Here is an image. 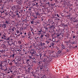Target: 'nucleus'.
Returning <instances> with one entry per match:
<instances>
[{
    "label": "nucleus",
    "instance_id": "603ef678",
    "mask_svg": "<svg viewBox=\"0 0 78 78\" xmlns=\"http://www.w3.org/2000/svg\"><path fill=\"white\" fill-rule=\"evenodd\" d=\"M48 6L50 7V3L48 5Z\"/></svg>",
    "mask_w": 78,
    "mask_h": 78
},
{
    "label": "nucleus",
    "instance_id": "bf43d9fd",
    "mask_svg": "<svg viewBox=\"0 0 78 78\" xmlns=\"http://www.w3.org/2000/svg\"><path fill=\"white\" fill-rule=\"evenodd\" d=\"M23 34L22 32H21L20 34Z\"/></svg>",
    "mask_w": 78,
    "mask_h": 78
},
{
    "label": "nucleus",
    "instance_id": "7c9ffc66",
    "mask_svg": "<svg viewBox=\"0 0 78 78\" xmlns=\"http://www.w3.org/2000/svg\"><path fill=\"white\" fill-rule=\"evenodd\" d=\"M71 44H74L75 41H72V42H71Z\"/></svg>",
    "mask_w": 78,
    "mask_h": 78
},
{
    "label": "nucleus",
    "instance_id": "9d476101",
    "mask_svg": "<svg viewBox=\"0 0 78 78\" xmlns=\"http://www.w3.org/2000/svg\"><path fill=\"white\" fill-rule=\"evenodd\" d=\"M5 35H6V34L4 33V34H2V36H3L2 37H4V38H6V36Z\"/></svg>",
    "mask_w": 78,
    "mask_h": 78
},
{
    "label": "nucleus",
    "instance_id": "c756f323",
    "mask_svg": "<svg viewBox=\"0 0 78 78\" xmlns=\"http://www.w3.org/2000/svg\"><path fill=\"white\" fill-rule=\"evenodd\" d=\"M17 33H20V32H19V31L18 30H17L16 31Z\"/></svg>",
    "mask_w": 78,
    "mask_h": 78
},
{
    "label": "nucleus",
    "instance_id": "b1692460",
    "mask_svg": "<svg viewBox=\"0 0 78 78\" xmlns=\"http://www.w3.org/2000/svg\"><path fill=\"white\" fill-rule=\"evenodd\" d=\"M9 65H10V66H12V62H10L9 63Z\"/></svg>",
    "mask_w": 78,
    "mask_h": 78
},
{
    "label": "nucleus",
    "instance_id": "13d9d810",
    "mask_svg": "<svg viewBox=\"0 0 78 78\" xmlns=\"http://www.w3.org/2000/svg\"><path fill=\"white\" fill-rule=\"evenodd\" d=\"M51 53H54V51H52L51 52Z\"/></svg>",
    "mask_w": 78,
    "mask_h": 78
},
{
    "label": "nucleus",
    "instance_id": "c9c22d12",
    "mask_svg": "<svg viewBox=\"0 0 78 78\" xmlns=\"http://www.w3.org/2000/svg\"><path fill=\"white\" fill-rule=\"evenodd\" d=\"M36 0H34L33 2H34L35 3H36Z\"/></svg>",
    "mask_w": 78,
    "mask_h": 78
},
{
    "label": "nucleus",
    "instance_id": "c03bdc74",
    "mask_svg": "<svg viewBox=\"0 0 78 78\" xmlns=\"http://www.w3.org/2000/svg\"><path fill=\"white\" fill-rule=\"evenodd\" d=\"M12 58H14V54H13L12 55Z\"/></svg>",
    "mask_w": 78,
    "mask_h": 78
},
{
    "label": "nucleus",
    "instance_id": "2eb2a0df",
    "mask_svg": "<svg viewBox=\"0 0 78 78\" xmlns=\"http://www.w3.org/2000/svg\"><path fill=\"white\" fill-rule=\"evenodd\" d=\"M44 34L41 35V39H43V37H44Z\"/></svg>",
    "mask_w": 78,
    "mask_h": 78
},
{
    "label": "nucleus",
    "instance_id": "a878e982",
    "mask_svg": "<svg viewBox=\"0 0 78 78\" xmlns=\"http://www.w3.org/2000/svg\"><path fill=\"white\" fill-rule=\"evenodd\" d=\"M14 27H13L12 28V31L13 32L14 31Z\"/></svg>",
    "mask_w": 78,
    "mask_h": 78
},
{
    "label": "nucleus",
    "instance_id": "052dcab7",
    "mask_svg": "<svg viewBox=\"0 0 78 78\" xmlns=\"http://www.w3.org/2000/svg\"><path fill=\"white\" fill-rule=\"evenodd\" d=\"M16 15H19V13H18L17 12L16 13Z\"/></svg>",
    "mask_w": 78,
    "mask_h": 78
},
{
    "label": "nucleus",
    "instance_id": "6e6d98bb",
    "mask_svg": "<svg viewBox=\"0 0 78 78\" xmlns=\"http://www.w3.org/2000/svg\"><path fill=\"white\" fill-rule=\"evenodd\" d=\"M48 69L47 70L46 69V70H47V71H49V69H48V68H47Z\"/></svg>",
    "mask_w": 78,
    "mask_h": 78
},
{
    "label": "nucleus",
    "instance_id": "4be33fe9",
    "mask_svg": "<svg viewBox=\"0 0 78 78\" xmlns=\"http://www.w3.org/2000/svg\"><path fill=\"white\" fill-rule=\"evenodd\" d=\"M51 6H55V3H54V4H51Z\"/></svg>",
    "mask_w": 78,
    "mask_h": 78
},
{
    "label": "nucleus",
    "instance_id": "5701e85b",
    "mask_svg": "<svg viewBox=\"0 0 78 78\" xmlns=\"http://www.w3.org/2000/svg\"><path fill=\"white\" fill-rule=\"evenodd\" d=\"M51 46H53L54 45V43H51Z\"/></svg>",
    "mask_w": 78,
    "mask_h": 78
},
{
    "label": "nucleus",
    "instance_id": "0eeeda50",
    "mask_svg": "<svg viewBox=\"0 0 78 78\" xmlns=\"http://www.w3.org/2000/svg\"><path fill=\"white\" fill-rule=\"evenodd\" d=\"M73 19H74L75 20V21L73 20V22H78V20H77V19H76V18H75L74 17L73 18Z\"/></svg>",
    "mask_w": 78,
    "mask_h": 78
},
{
    "label": "nucleus",
    "instance_id": "3c124183",
    "mask_svg": "<svg viewBox=\"0 0 78 78\" xmlns=\"http://www.w3.org/2000/svg\"><path fill=\"white\" fill-rule=\"evenodd\" d=\"M12 45H15V44L14 43H12Z\"/></svg>",
    "mask_w": 78,
    "mask_h": 78
},
{
    "label": "nucleus",
    "instance_id": "6ab92c4d",
    "mask_svg": "<svg viewBox=\"0 0 78 78\" xmlns=\"http://www.w3.org/2000/svg\"><path fill=\"white\" fill-rule=\"evenodd\" d=\"M30 66H31V67H33V62H32L30 63Z\"/></svg>",
    "mask_w": 78,
    "mask_h": 78
},
{
    "label": "nucleus",
    "instance_id": "72a5a7b5",
    "mask_svg": "<svg viewBox=\"0 0 78 78\" xmlns=\"http://www.w3.org/2000/svg\"><path fill=\"white\" fill-rule=\"evenodd\" d=\"M57 17H59V18H60V17H60L59 16V15H58V14H57Z\"/></svg>",
    "mask_w": 78,
    "mask_h": 78
},
{
    "label": "nucleus",
    "instance_id": "774afa93",
    "mask_svg": "<svg viewBox=\"0 0 78 78\" xmlns=\"http://www.w3.org/2000/svg\"><path fill=\"white\" fill-rule=\"evenodd\" d=\"M15 64H17V62H15Z\"/></svg>",
    "mask_w": 78,
    "mask_h": 78
},
{
    "label": "nucleus",
    "instance_id": "1a4fd4ad",
    "mask_svg": "<svg viewBox=\"0 0 78 78\" xmlns=\"http://www.w3.org/2000/svg\"><path fill=\"white\" fill-rule=\"evenodd\" d=\"M63 26L65 28H68V26L67 25L63 24Z\"/></svg>",
    "mask_w": 78,
    "mask_h": 78
},
{
    "label": "nucleus",
    "instance_id": "6e6552de",
    "mask_svg": "<svg viewBox=\"0 0 78 78\" xmlns=\"http://www.w3.org/2000/svg\"><path fill=\"white\" fill-rule=\"evenodd\" d=\"M45 43H46L47 44H49V43H50V41H49V40H47L45 41Z\"/></svg>",
    "mask_w": 78,
    "mask_h": 78
},
{
    "label": "nucleus",
    "instance_id": "c85d7f7f",
    "mask_svg": "<svg viewBox=\"0 0 78 78\" xmlns=\"http://www.w3.org/2000/svg\"><path fill=\"white\" fill-rule=\"evenodd\" d=\"M5 40H7V41H8V40H10V38H9V37H8V38L7 39L6 38V39H5Z\"/></svg>",
    "mask_w": 78,
    "mask_h": 78
},
{
    "label": "nucleus",
    "instance_id": "473e14b6",
    "mask_svg": "<svg viewBox=\"0 0 78 78\" xmlns=\"http://www.w3.org/2000/svg\"><path fill=\"white\" fill-rule=\"evenodd\" d=\"M45 78V75H44L43 76V77H41V78Z\"/></svg>",
    "mask_w": 78,
    "mask_h": 78
},
{
    "label": "nucleus",
    "instance_id": "f257e3e1",
    "mask_svg": "<svg viewBox=\"0 0 78 78\" xmlns=\"http://www.w3.org/2000/svg\"><path fill=\"white\" fill-rule=\"evenodd\" d=\"M11 23V21L9 19H7L5 21V23L7 25H9Z\"/></svg>",
    "mask_w": 78,
    "mask_h": 78
},
{
    "label": "nucleus",
    "instance_id": "bb28decb",
    "mask_svg": "<svg viewBox=\"0 0 78 78\" xmlns=\"http://www.w3.org/2000/svg\"><path fill=\"white\" fill-rule=\"evenodd\" d=\"M50 3V2L49 1H48L46 3V4H47V5H49V4Z\"/></svg>",
    "mask_w": 78,
    "mask_h": 78
},
{
    "label": "nucleus",
    "instance_id": "37998d69",
    "mask_svg": "<svg viewBox=\"0 0 78 78\" xmlns=\"http://www.w3.org/2000/svg\"><path fill=\"white\" fill-rule=\"evenodd\" d=\"M42 68L41 67H40L39 68V69H40V70H42Z\"/></svg>",
    "mask_w": 78,
    "mask_h": 78
},
{
    "label": "nucleus",
    "instance_id": "09e8293b",
    "mask_svg": "<svg viewBox=\"0 0 78 78\" xmlns=\"http://www.w3.org/2000/svg\"><path fill=\"white\" fill-rule=\"evenodd\" d=\"M38 63H39V64H41V62H38Z\"/></svg>",
    "mask_w": 78,
    "mask_h": 78
},
{
    "label": "nucleus",
    "instance_id": "412c9836",
    "mask_svg": "<svg viewBox=\"0 0 78 78\" xmlns=\"http://www.w3.org/2000/svg\"><path fill=\"white\" fill-rule=\"evenodd\" d=\"M18 43L19 44H22V42H21V41H19L18 42Z\"/></svg>",
    "mask_w": 78,
    "mask_h": 78
},
{
    "label": "nucleus",
    "instance_id": "69168bd1",
    "mask_svg": "<svg viewBox=\"0 0 78 78\" xmlns=\"http://www.w3.org/2000/svg\"><path fill=\"white\" fill-rule=\"evenodd\" d=\"M26 34H27V33H24V35H25Z\"/></svg>",
    "mask_w": 78,
    "mask_h": 78
},
{
    "label": "nucleus",
    "instance_id": "dca6fc26",
    "mask_svg": "<svg viewBox=\"0 0 78 78\" xmlns=\"http://www.w3.org/2000/svg\"><path fill=\"white\" fill-rule=\"evenodd\" d=\"M44 28H45L46 31H48V28L46 27H44Z\"/></svg>",
    "mask_w": 78,
    "mask_h": 78
},
{
    "label": "nucleus",
    "instance_id": "39448f33",
    "mask_svg": "<svg viewBox=\"0 0 78 78\" xmlns=\"http://www.w3.org/2000/svg\"><path fill=\"white\" fill-rule=\"evenodd\" d=\"M29 59H34V57H33V55H31V56H29Z\"/></svg>",
    "mask_w": 78,
    "mask_h": 78
},
{
    "label": "nucleus",
    "instance_id": "4c0bfd02",
    "mask_svg": "<svg viewBox=\"0 0 78 78\" xmlns=\"http://www.w3.org/2000/svg\"><path fill=\"white\" fill-rule=\"evenodd\" d=\"M6 69H5V70H4V71H6V70H7V67H6Z\"/></svg>",
    "mask_w": 78,
    "mask_h": 78
},
{
    "label": "nucleus",
    "instance_id": "423d86ee",
    "mask_svg": "<svg viewBox=\"0 0 78 78\" xmlns=\"http://www.w3.org/2000/svg\"><path fill=\"white\" fill-rule=\"evenodd\" d=\"M36 53V52L34 51H33L32 52H30V53H31V55H32V56H33V55H34V54H35Z\"/></svg>",
    "mask_w": 78,
    "mask_h": 78
},
{
    "label": "nucleus",
    "instance_id": "e2e57ef3",
    "mask_svg": "<svg viewBox=\"0 0 78 78\" xmlns=\"http://www.w3.org/2000/svg\"><path fill=\"white\" fill-rule=\"evenodd\" d=\"M66 50V51H69V50L68 49H67Z\"/></svg>",
    "mask_w": 78,
    "mask_h": 78
},
{
    "label": "nucleus",
    "instance_id": "a19ab883",
    "mask_svg": "<svg viewBox=\"0 0 78 78\" xmlns=\"http://www.w3.org/2000/svg\"><path fill=\"white\" fill-rule=\"evenodd\" d=\"M36 70H39V68H37V69H36Z\"/></svg>",
    "mask_w": 78,
    "mask_h": 78
},
{
    "label": "nucleus",
    "instance_id": "393cba45",
    "mask_svg": "<svg viewBox=\"0 0 78 78\" xmlns=\"http://www.w3.org/2000/svg\"><path fill=\"white\" fill-rule=\"evenodd\" d=\"M43 62H45V61H46V59H45V58H43Z\"/></svg>",
    "mask_w": 78,
    "mask_h": 78
},
{
    "label": "nucleus",
    "instance_id": "0e129e2a",
    "mask_svg": "<svg viewBox=\"0 0 78 78\" xmlns=\"http://www.w3.org/2000/svg\"><path fill=\"white\" fill-rule=\"evenodd\" d=\"M7 73H10V72H8Z\"/></svg>",
    "mask_w": 78,
    "mask_h": 78
},
{
    "label": "nucleus",
    "instance_id": "a18cd8bd",
    "mask_svg": "<svg viewBox=\"0 0 78 78\" xmlns=\"http://www.w3.org/2000/svg\"><path fill=\"white\" fill-rule=\"evenodd\" d=\"M0 67H2V64H0Z\"/></svg>",
    "mask_w": 78,
    "mask_h": 78
},
{
    "label": "nucleus",
    "instance_id": "20e7f679",
    "mask_svg": "<svg viewBox=\"0 0 78 78\" xmlns=\"http://www.w3.org/2000/svg\"><path fill=\"white\" fill-rule=\"evenodd\" d=\"M27 67H28L29 70H31V69H32V66H31V65H29L27 66Z\"/></svg>",
    "mask_w": 78,
    "mask_h": 78
},
{
    "label": "nucleus",
    "instance_id": "49530a36",
    "mask_svg": "<svg viewBox=\"0 0 78 78\" xmlns=\"http://www.w3.org/2000/svg\"><path fill=\"white\" fill-rule=\"evenodd\" d=\"M6 42H7V43L8 44H9V41H6Z\"/></svg>",
    "mask_w": 78,
    "mask_h": 78
},
{
    "label": "nucleus",
    "instance_id": "a211bd4d",
    "mask_svg": "<svg viewBox=\"0 0 78 78\" xmlns=\"http://www.w3.org/2000/svg\"><path fill=\"white\" fill-rule=\"evenodd\" d=\"M33 59V61L32 62H34L35 61H36V59L34 57V58Z\"/></svg>",
    "mask_w": 78,
    "mask_h": 78
},
{
    "label": "nucleus",
    "instance_id": "338daca9",
    "mask_svg": "<svg viewBox=\"0 0 78 78\" xmlns=\"http://www.w3.org/2000/svg\"><path fill=\"white\" fill-rule=\"evenodd\" d=\"M41 34V33H38V34Z\"/></svg>",
    "mask_w": 78,
    "mask_h": 78
},
{
    "label": "nucleus",
    "instance_id": "ea45409f",
    "mask_svg": "<svg viewBox=\"0 0 78 78\" xmlns=\"http://www.w3.org/2000/svg\"><path fill=\"white\" fill-rule=\"evenodd\" d=\"M2 39H6V38H5L4 37H1Z\"/></svg>",
    "mask_w": 78,
    "mask_h": 78
},
{
    "label": "nucleus",
    "instance_id": "4468645a",
    "mask_svg": "<svg viewBox=\"0 0 78 78\" xmlns=\"http://www.w3.org/2000/svg\"><path fill=\"white\" fill-rule=\"evenodd\" d=\"M44 68L45 69H48V68H47V66L46 65H44Z\"/></svg>",
    "mask_w": 78,
    "mask_h": 78
},
{
    "label": "nucleus",
    "instance_id": "cd10ccee",
    "mask_svg": "<svg viewBox=\"0 0 78 78\" xmlns=\"http://www.w3.org/2000/svg\"><path fill=\"white\" fill-rule=\"evenodd\" d=\"M38 32H39L40 33H41V32H42V30H40V31H38Z\"/></svg>",
    "mask_w": 78,
    "mask_h": 78
},
{
    "label": "nucleus",
    "instance_id": "f03ea898",
    "mask_svg": "<svg viewBox=\"0 0 78 78\" xmlns=\"http://www.w3.org/2000/svg\"><path fill=\"white\" fill-rule=\"evenodd\" d=\"M6 26H7V25H6V24H5L2 25V28H6Z\"/></svg>",
    "mask_w": 78,
    "mask_h": 78
},
{
    "label": "nucleus",
    "instance_id": "f8f14e48",
    "mask_svg": "<svg viewBox=\"0 0 78 78\" xmlns=\"http://www.w3.org/2000/svg\"><path fill=\"white\" fill-rule=\"evenodd\" d=\"M32 5L31 7V8H33L34 6H36V4H35V3H32Z\"/></svg>",
    "mask_w": 78,
    "mask_h": 78
},
{
    "label": "nucleus",
    "instance_id": "864d4df0",
    "mask_svg": "<svg viewBox=\"0 0 78 78\" xmlns=\"http://www.w3.org/2000/svg\"><path fill=\"white\" fill-rule=\"evenodd\" d=\"M18 17H20V15H18Z\"/></svg>",
    "mask_w": 78,
    "mask_h": 78
},
{
    "label": "nucleus",
    "instance_id": "680f3d73",
    "mask_svg": "<svg viewBox=\"0 0 78 78\" xmlns=\"http://www.w3.org/2000/svg\"><path fill=\"white\" fill-rule=\"evenodd\" d=\"M9 45H10V46H11V44H9Z\"/></svg>",
    "mask_w": 78,
    "mask_h": 78
},
{
    "label": "nucleus",
    "instance_id": "f704fd0d",
    "mask_svg": "<svg viewBox=\"0 0 78 78\" xmlns=\"http://www.w3.org/2000/svg\"><path fill=\"white\" fill-rule=\"evenodd\" d=\"M31 23L32 24H33V23H34V21H31Z\"/></svg>",
    "mask_w": 78,
    "mask_h": 78
},
{
    "label": "nucleus",
    "instance_id": "aec40b11",
    "mask_svg": "<svg viewBox=\"0 0 78 78\" xmlns=\"http://www.w3.org/2000/svg\"><path fill=\"white\" fill-rule=\"evenodd\" d=\"M55 28V27L53 25H52L50 27V28Z\"/></svg>",
    "mask_w": 78,
    "mask_h": 78
},
{
    "label": "nucleus",
    "instance_id": "ddd939ff",
    "mask_svg": "<svg viewBox=\"0 0 78 78\" xmlns=\"http://www.w3.org/2000/svg\"><path fill=\"white\" fill-rule=\"evenodd\" d=\"M62 48L63 49L65 48V45L63 44H62Z\"/></svg>",
    "mask_w": 78,
    "mask_h": 78
},
{
    "label": "nucleus",
    "instance_id": "58836bf2",
    "mask_svg": "<svg viewBox=\"0 0 78 78\" xmlns=\"http://www.w3.org/2000/svg\"><path fill=\"white\" fill-rule=\"evenodd\" d=\"M17 49H16V51H19V50H20V49H18V48H17Z\"/></svg>",
    "mask_w": 78,
    "mask_h": 78
},
{
    "label": "nucleus",
    "instance_id": "e433bc0d",
    "mask_svg": "<svg viewBox=\"0 0 78 78\" xmlns=\"http://www.w3.org/2000/svg\"><path fill=\"white\" fill-rule=\"evenodd\" d=\"M31 51H34V50L32 49L31 50Z\"/></svg>",
    "mask_w": 78,
    "mask_h": 78
},
{
    "label": "nucleus",
    "instance_id": "8fccbe9b",
    "mask_svg": "<svg viewBox=\"0 0 78 78\" xmlns=\"http://www.w3.org/2000/svg\"><path fill=\"white\" fill-rule=\"evenodd\" d=\"M2 35V33H0V36Z\"/></svg>",
    "mask_w": 78,
    "mask_h": 78
},
{
    "label": "nucleus",
    "instance_id": "5fc2aeb1",
    "mask_svg": "<svg viewBox=\"0 0 78 78\" xmlns=\"http://www.w3.org/2000/svg\"><path fill=\"white\" fill-rule=\"evenodd\" d=\"M59 41L58 40L57 41H56V42H59Z\"/></svg>",
    "mask_w": 78,
    "mask_h": 78
},
{
    "label": "nucleus",
    "instance_id": "f3484780",
    "mask_svg": "<svg viewBox=\"0 0 78 78\" xmlns=\"http://www.w3.org/2000/svg\"><path fill=\"white\" fill-rule=\"evenodd\" d=\"M38 5V3H36V6L37 7H38L39 6V5Z\"/></svg>",
    "mask_w": 78,
    "mask_h": 78
},
{
    "label": "nucleus",
    "instance_id": "de8ad7c7",
    "mask_svg": "<svg viewBox=\"0 0 78 78\" xmlns=\"http://www.w3.org/2000/svg\"><path fill=\"white\" fill-rule=\"evenodd\" d=\"M7 61H8L6 60V61H4V62H7Z\"/></svg>",
    "mask_w": 78,
    "mask_h": 78
},
{
    "label": "nucleus",
    "instance_id": "2f4dec72",
    "mask_svg": "<svg viewBox=\"0 0 78 78\" xmlns=\"http://www.w3.org/2000/svg\"><path fill=\"white\" fill-rule=\"evenodd\" d=\"M31 7H30V9H29V11H31Z\"/></svg>",
    "mask_w": 78,
    "mask_h": 78
},
{
    "label": "nucleus",
    "instance_id": "9b49d317",
    "mask_svg": "<svg viewBox=\"0 0 78 78\" xmlns=\"http://www.w3.org/2000/svg\"><path fill=\"white\" fill-rule=\"evenodd\" d=\"M61 34V33H60L57 34H56V36H60Z\"/></svg>",
    "mask_w": 78,
    "mask_h": 78
},
{
    "label": "nucleus",
    "instance_id": "7ed1b4c3",
    "mask_svg": "<svg viewBox=\"0 0 78 78\" xmlns=\"http://www.w3.org/2000/svg\"><path fill=\"white\" fill-rule=\"evenodd\" d=\"M30 59H27L26 62V63H27L28 64H29L30 63Z\"/></svg>",
    "mask_w": 78,
    "mask_h": 78
},
{
    "label": "nucleus",
    "instance_id": "79ce46f5",
    "mask_svg": "<svg viewBox=\"0 0 78 78\" xmlns=\"http://www.w3.org/2000/svg\"><path fill=\"white\" fill-rule=\"evenodd\" d=\"M9 78H13V76H11L9 77Z\"/></svg>",
    "mask_w": 78,
    "mask_h": 78
},
{
    "label": "nucleus",
    "instance_id": "4d7b16f0",
    "mask_svg": "<svg viewBox=\"0 0 78 78\" xmlns=\"http://www.w3.org/2000/svg\"><path fill=\"white\" fill-rule=\"evenodd\" d=\"M44 36H45V37H47V35H44Z\"/></svg>",
    "mask_w": 78,
    "mask_h": 78
}]
</instances>
